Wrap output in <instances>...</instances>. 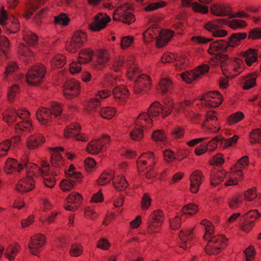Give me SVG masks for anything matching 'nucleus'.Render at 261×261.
Masks as SVG:
<instances>
[{"label": "nucleus", "instance_id": "1", "mask_svg": "<svg viewBox=\"0 0 261 261\" xmlns=\"http://www.w3.org/2000/svg\"><path fill=\"white\" fill-rule=\"evenodd\" d=\"M173 109V102L168 99L162 106L158 101L153 102L148 109L147 113L140 114L136 121V127L130 133L133 140L139 141L144 137L143 128H149L152 126L151 117L157 118L161 114L163 118L169 115Z\"/></svg>", "mask_w": 261, "mask_h": 261}, {"label": "nucleus", "instance_id": "2", "mask_svg": "<svg viewBox=\"0 0 261 261\" xmlns=\"http://www.w3.org/2000/svg\"><path fill=\"white\" fill-rule=\"evenodd\" d=\"M228 43L224 40H218L210 44L208 52L211 55H215L217 62L221 63L222 70H223L224 64L232 63L234 70L238 73L242 72L244 69L243 61L236 58H229L227 55H223L222 52L227 50Z\"/></svg>", "mask_w": 261, "mask_h": 261}, {"label": "nucleus", "instance_id": "3", "mask_svg": "<svg viewBox=\"0 0 261 261\" xmlns=\"http://www.w3.org/2000/svg\"><path fill=\"white\" fill-rule=\"evenodd\" d=\"M29 112L23 109L16 110L11 108L5 111L3 114L4 120L9 124L16 123L15 128L17 133L30 132L33 129L32 124L26 120L29 116Z\"/></svg>", "mask_w": 261, "mask_h": 261}, {"label": "nucleus", "instance_id": "4", "mask_svg": "<svg viewBox=\"0 0 261 261\" xmlns=\"http://www.w3.org/2000/svg\"><path fill=\"white\" fill-rule=\"evenodd\" d=\"M201 224L205 227V232L203 236L205 241H207L205 251L207 254H217L226 245L227 239L223 235L214 236V227L213 224L207 220H203Z\"/></svg>", "mask_w": 261, "mask_h": 261}, {"label": "nucleus", "instance_id": "5", "mask_svg": "<svg viewBox=\"0 0 261 261\" xmlns=\"http://www.w3.org/2000/svg\"><path fill=\"white\" fill-rule=\"evenodd\" d=\"M30 171L27 173V177L20 179L16 185V189L17 191L21 193L29 192L34 188V181L32 178V175L39 174L43 178V181L45 185L50 188H52L55 185L56 179L53 177V175H57L56 171L53 172L50 171L49 166L48 167L47 172L42 174L39 172H34L32 168H30Z\"/></svg>", "mask_w": 261, "mask_h": 261}, {"label": "nucleus", "instance_id": "6", "mask_svg": "<svg viewBox=\"0 0 261 261\" xmlns=\"http://www.w3.org/2000/svg\"><path fill=\"white\" fill-rule=\"evenodd\" d=\"M128 78L133 81V88L135 93L143 94L150 88V78L145 74H140L137 66L129 67L127 71Z\"/></svg>", "mask_w": 261, "mask_h": 261}, {"label": "nucleus", "instance_id": "7", "mask_svg": "<svg viewBox=\"0 0 261 261\" xmlns=\"http://www.w3.org/2000/svg\"><path fill=\"white\" fill-rule=\"evenodd\" d=\"M48 167L49 164L45 161L42 162L41 167H40L35 164L27 163L25 161L21 163H18L15 160L8 158L5 162L4 169L7 173H10L14 170L20 172L24 169H25V172H29L30 171V168H32L33 172H38L44 174L47 171Z\"/></svg>", "mask_w": 261, "mask_h": 261}, {"label": "nucleus", "instance_id": "8", "mask_svg": "<svg viewBox=\"0 0 261 261\" xmlns=\"http://www.w3.org/2000/svg\"><path fill=\"white\" fill-rule=\"evenodd\" d=\"M155 162L153 152L149 151L142 153L137 160V166L140 174H144L147 178L153 177L155 174L152 170Z\"/></svg>", "mask_w": 261, "mask_h": 261}, {"label": "nucleus", "instance_id": "9", "mask_svg": "<svg viewBox=\"0 0 261 261\" xmlns=\"http://www.w3.org/2000/svg\"><path fill=\"white\" fill-rule=\"evenodd\" d=\"M174 32L171 30H160L158 28H149L144 33V37L146 41L147 38L155 39L158 47L165 45L173 36Z\"/></svg>", "mask_w": 261, "mask_h": 261}, {"label": "nucleus", "instance_id": "10", "mask_svg": "<svg viewBox=\"0 0 261 261\" xmlns=\"http://www.w3.org/2000/svg\"><path fill=\"white\" fill-rule=\"evenodd\" d=\"M45 73L43 65L38 64L28 70L25 77L27 83L31 86H36L42 81Z\"/></svg>", "mask_w": 261, "mask_h": 261}, {"label": "nucleus", "instance_id": "11", "mask_svg": "<svg viewBox=\"0 0 261 261\" xmlns=\"http://www.w3.org/2000/svg\"><path fill=\"white\" fill-rule=\"evenodd\" d=\"M93 55V51L90 48L82 49L79 53L78 62H73L70 64L71 73L74 74L79 72L81 70V64H86L91 61Z\"/></svg>", "mask_w": 261, "mask_h": 261}, {"label": "nucleus", "instance_id": "12", "mask_svg": "<svg viewBox=\"0 0 261 261\" xmlns=\"http://www.w3.org/2000/svg\"><path fill=\"white\" fill-rule=\"evenodd\" d=\"M163 213L158 210L154 211L148 219V231L150 233H157L163 222Z\"/></svg>", "mask_w": 261, "mask_h": 261}, {"label": "nucleus", "instance_id": "13", "mask_svg": "<svg viewBox=\"0 0 261 261\" xmlns=\"http://www.w3.org/2000/svg\"><path fill=\"white\" fill-rule=\"evenodd\" d=\"M261 215L256 210L249 211L240 218L241 228L243 231L248 232L253 227V223Z\"/></svg>", "mask_w": 261, "mask_h": 261}, {"label": "nucleus", "instance_id": "14", "mask_svg": "<svg viewBox=\"0 0 261 261\" xmlns=\"http://www.w3.org/2000/svg\"><path fill=\"white\" fill-rule=\"evenodd\" d=\"M129 8V6L124 5L116 9L113 15L114 20H121L128 24L134 22L135 16L131 13L128 12Z\"/></svg>", "mask_w": 261, "mask_h": 261}, {"label": "nucleus", "instance_id": "15", "mask_svg": "<svg viewBox=\"0 0 261 261\" xmlns=\"http://www.w3.org/2000/svg\"><path fill=\"white\" fill-rule=\"evenodd\" d=\"M86 34L81 31L74 33L72 40L66 45V48L69 52H75L77 49L81 47L86 41Z\"/></svg>", "mask_w": 261, "mask_h": 261}, {"label": "nucleus", "instance_id": "16", "mask_svg": "<svg viewBox=\"0 0 261 261\" xmlns=\"http://www.w3.org/2000/svg\"><path fill=\"white\" fill-rule=\"evenodd\" d=\"M248 161L249 159L247 156H244L238 161L236 165V169L234 173L229 176V179L225 182V186H229L237 184L238 180L237 179L242 176L241 169L247 165Z\"/></svg>", "mask_w": 261, "mask_h": 261}, {"label": "nucleus", "instance_id": "17", "mask_svg": "<svg viewBox=\"0 0 261 261\" xmlns=\"http://www.w3.org/2000/svg\"><path fill=\"white\" fill-rule=\"evenodd\" d=\"M239 137L234 135L232 137L225 139L221 136L216 137L206 145L207 151H211L217 146V143H220V145L223 147H227L237 143Z\"/></svg>", "mask_w": 261, "mask_h": 261}, {"label": "nucleus", "instance_id": "18", "mask_svg": "<svg viewBox=\"0 0 261 261\" xmlns=\"http://www.w3.org/2000/svg\"><path fill=\"white\" fill-rule=\"evenodd\" d=\"M226 19H218L213 21H208L205 24L206 30L211 32L214 37H223L227 35V32L224 30L219 29V28L225 24Z\"/></svg>", "mask_w": 261, "mask_h": 261}, {"label": "nucleus", "instance_id": "19", "mask_svg": "<svg viewBox=\"0 0 261 261\" xmlns=\"http://www.w3.org/2000/svg\"><path fill=\"white\" fill-rule=\"evenodd\" d=\"M80 90V83L75 79L67 80L64 85L63 93L66 98L77 96Z\"/></svg>", "mask_w": 261, "mask_h": 261}, {"label": "nucleus", "instance_id": "20", "mask_svg": "<svg viewBox=\"0 0 261 261\" xmlns=\"http://www.w3.org/2000/svg\"><path fill=\"white\" fill-rule=\"evenodd\" d=\"M209 69L208 66L202 65L193 71L181 73V76L184 81L187 83H191L193 81L198 79L200 75L207 72Z\"/></svg>", "mask_w": 261, "mask_h": 261}, {"label": "nucleus", "instance_id": "21", "mask_svg": "<svg viewBox=\"0 0 261 261\" xmlns=\"http://www.w3.org/2000/svg\"><path fill=\"white\" fill-rule=\"evenodd\" d=\"M201 99L206 107H217L222 102L223 97L217 91H211L203 95Z\"/></svg>", "mask_w": 261, "mask_h": 261}, {"label": "nucleus", "instance_id": "22", "mask_svg": "<svg viewBox=\"0 0 261 261\" xmlns=\"http://www.w3.org/2000/svg\"><path fill=\"white\" fill-rule=\"evenodd\" d=\"M45 242V238L43 234H37L32 236L28 245L30 252L32 254L38 256L40 249Z\"/></svg>", "mask_w": 261, "mask_h": 261}, {"label": "nucleus", "instance_id": "23", "mask_svg": "<svg viewBox=\"0 0 261 261\" xmlns=\"http://www.w3.org/2000/svg\"><path fill=\"white\" fill-rule=\"evenodd\" d=\"M217 118L214 115L213 111H209L206 115V118L203 123L202 126L205 131L210 133H216L219 131L220 127L217 125Z\"/></svg>", "mask_w": 261, "mask_h": 261}, {"label": "nucleus", "instance_id": "24", "mask_svg": "<svg viewBox=\"0 0 261 261\" xmlns=\"http://www.w3.org/2000/svg\"><path fill=\"white\" fill-rule=\"evenodd\" d=\"M187 57L178 58L175 55L172 53L164 54L162 58L163 63L173 62L175 61V66L177 69H182L185 68L188 63Z\"/></svg>", "mask_w": 261, "mask_h": 261}, {"label": "nucleus", "instance_id": "25", "mask_svg": "<svg viewBox=\"0 0 261 261\" xmlns=\"http://www.w3.org/2000/svg\"><path fill=\"white\" fill-rule=\"evenodd\" d=\"M111 20L110 16L102 13H98L95 17L93 22L89 24V28L93 31H99L107 25Z\"/></svg>", "mask_w": 261, "mask_h": 261}, {"label": "nucleus", "instance_id": "26", "mask_svg": "<svg viewBox=\"0 0 261 261\" xmlns=\"http://www.w3.org/2000/svg\"><path fill=\"white\" fill-rule=\"evenodd\" d=\"M210 11L213 15L217 16L229 17L231 12V8L225 4L216 3L211 6Z\"/></svg>", "mask_w": 261, "mask_h": 261}, {"label": "nucleus", "instance_id": "27", "mask_svg": "<svg viewBox=\"0 0 261 261\" xmlns=\"http://www.w3.org/2000/svg\"><path fill=\"white\" fill-rule=\"evenodd\" d=\"M80 126L77 124H72L68 126L65 130L64 136L65 138H74L77 140L87 141L88 139L85 135L79 133Z\"/></svg>", "mask_w": 261, "mask_h": 261}, {"label": "nucleus", "instance_id": "28", "mask_svg": "<svg viewBox=\"0 0 261 261\" xmlns=\"http://www.w3.org/2000/svg\"><path fill=\"white\" fill-rule=\"evenodd\" d=\"M111 76H108L107 77V80L108 82H111V84H112V88H113V94L114 97L116 99H124L127 98L129 94V92L127 89L124 86H115L114 82L115 81L114 77H113V81L111 82Z\"/></svg>", "mask_w": 261, "mask_h": 261}, {"label": "nucleus", "instance_id": "29", "mask_svg": "<svg viewBox=\"0 0 261 261\" xmlns=\"http://www.w3.org/2000/svg\"><path fill=\"white\" fill-rule=\"evenodd\" d=\"M203 175L199 170H196L192 172L190 176V190L193 193L198 192L199 187L202 182Z\"/></svg>", "mask_w": 261, "mask_h": 261}, {"label": "nucleus", "instance_id": "30", "mask_svg": "<svg viewBox=\"0 0 261 261\" xmlns=\"http://www.w3.org/2000/svg\"><path fill=\"white\" fill-rule=\"evenodd\" d=\"M181 6L183 7L191 6L194 12L202 14H207L209 11L207 6L198 3L197 2H192V0H181Z\"/></svg>", "mask_w": 261, "mask_h": 261}, {"label": "nucleus", "instance_id": "31", "mask_svg": "<svg viewBox=\"0 0 261 261\" xmlns=\"http://www.w3.org/2000/svg\"><path fill=\"white\" fill-rule=\"evenodd\" d=\"M64 150V149L62 147H55L51 149L50 162L52 166L61 168L63 165L64 161L60 152Z\"/></svg>", "mask_w": 261, "mask_h": 261}, {"label": "nucleus", "instance_id": "32", "mask_svg": "<svg viewBox=\"0 0 261 261\" xmlns=\"http://www.w3.org/2000/svg\"><path fill=\"white\" fill-rule=\"evenodd\" d=\"M173 82L168 78H162L158 86V90L163 94L171 93L174 88Z\"/></svg>", "mask_w": 261, "mask_h": 261}, {"label": "nucleus", "instance_id": "33", "mask_svg": "<svg viewBox=\"0 0 261 261\" xmlns=\"http://www.w3.org/2000/svg\"><path fill=\"white\" fill-rule=\"evenodd\" d=\"M52 114L50 109L45 108H40L36 112V117L41 124H48L52 118Z\"/></svg>", "mask_w": 261, "mask_h": 261}, {"label": "nucleus", "instance_id": "34", "mask_svg": "<svg viewBox=\"0 0 261 261\" xmlns=\"http://www.w3.org/2000/svg\"><path fill=\"white\" fill-rule=\"evenodd\" d=\"M96 60L94 63V66L98 69H101L107 63L109 59V56L107 50L100 49L96 52Z\"/></svg>", "mask_w": 261, "mask_h": 261}, {"label": "nucleus", "instance_id": "35", "mask_svg": "<svg viewBox=\"0 0 261 261\" xmlns=\"http://www.w3.org/2000/svg\"><path fill=\"white\" fill-rule=\"evenodd\" d=\"M68 203L73 204L74 205H67L65 208L67 210L73 211L80 204L82 201V197L81 195L76 192H72L66 198Z\"/></svg>", "mask_w": 261, "mask_h": 261}, {"label": "nucleus", "instance_id": "36", "mask_svg": "<svg viewBox=\"0 0 261 261\" xmlns=\"http://www.w3.org/2000/svg\"><path fill=\"white\" fill-rule=\"evenodd\" d=\"M181 241L180 247L184 249L191 247V241L193 238L192 230H187L185 231L181 230L179 234Z\"/></svg>", "mask_w": 261, "mask_h": 261}, {"label": "nucleus", "instance_id": "37", "mask_svg": "<svg viewBox=\"0 0 261 261\" xmlns=\"http://www.w3.org/2000/svg\"><path fill=\"white\" fill-rule=\"evenodd\" d=\"M44 142V139L42 136L40 134H36L29 137L27 143L28 147L30 149H34L37 148Z\"/></svg>", "mask_w": 261, "mask_h": 261}, {"label": "nucleus", "instance_id": "38", "mask_svg": "<svg viewBox=\"0 0 261 261\" xmlns=\"http://www.w3.org/2000/svg\"><path fill=\"white\" fill-rule=\"evenodd\" d=\"M241 56L244 58L245 62L248 66H251L253 63L257 61L258 55L256 50L249 48L241 53Z\"/></svg>", "mask_w": 261, "mask_h": 261}, {"label": "nucleus", "instance_id": "39", "mask_svg": "<svg viewBox=\"0 0 261 261\" xmlns=\"http://www.w3.org/2000/svg\"><path fill=\"white\" fill-rule=\"evenodd\" d=\"M246 33H236L232 34L229 37L228 47H234L239 45L242 40L247 37Z\"/></svg>", "mask_w": 261, "mask_h": 261}, {"label": "nucleus", "instance_id": "40", "mask_svg": "<svg viewBox=\"0 0 261 261\" xmlns=\"http://www.w3.org/2000/svg\"><path fill=\"white\" fill-rule=\"evenodd\" d=\"M226 175L224 171L222 170L217 171L214 170L211 173V185L216 186L222 181Z\"/></svg>", "mask_w": 261, "mask_h": 261}, {"label": "nucleus", "instance_id": "41", "mask_svg": "<svg viewBox=\"0 0 261 261\" xmlns=\"http://www.w3.org/2000/svg\"><path fill=\"white\" fill-rule=\"evenodd\" d=\"M100 101L97 98L91 99L88 102L86 107V111L90 114L100 111Z\"/></svg>", "mask_w": 261, "mask_h": 261}, {"label": "nucleus", "instance_id": "42", "mask_svg": "<svg viewBox=\"0 0 261 261\" xmlns=\"http://www.w3.org/2000/svg\"><path fill=\"white\" fill-rule=\"evenodd\" d=\"M113 185L115 188L119 191L125 189L128 186V183L124 176H116L113 178Z\"/></svg>", "mask_w": 261, "mask_h": 261}, {"label": "nucleus", "instance_id": "43", "mask_svg": "<svg viewBox=\"0 0 261 261\" xmlns=\"http://www.w3.org/2000/svg\"><path fill=\"white\" fill-rule=\"evenodd\" d=\"M20 249V247L18 245H10L6 249L5 255L10 261L14 259L15 256Z\"/></svg>", "mask_w": 261, "mask_h": 261}, {"label": "nucleus", "instance_id": "44", "mask_svg": "<svg viewBox=\"0 0 261 261\" xmlns=\"http://www.w3.org/2000/svg\"><path fill=\"white\" fill-rule=\"evenodd\" d=\"M103 145L99 140H95L90 142L87 147V150L91 154H97L102 149Z\"/></svg>", "mask_w": 261, "mask_h": 261}, {"label": "nucleus", "instance_id": "45", "mask_svg": "<svg viewBox=\"0 0 261 261\" xmlns=\"http://www.w3.org/2000/svg\"><path fill=\"white\" fill-rule=\"evenodd\" d=\"M130 64L131 63L130 62L125 61L124 57H118L114 60L113 64V69L115 72H118L121 70L124 65H125L127 67L129 66V67H128V69L132 66H136V65L130 66Z\"/></svg>", "mask_w": 261, "mask_h": 261}, {"label": "nucleus", "instance_id": "46", "mask_svg": "<svg viewBox=\"0 0 261 261\" xmlns=\"http://www.w3.org/2000/svg\"><path fill=\"white\" fill-rule=\"evenodd\" d=\"M19 53L20 58L25 62H29L33 58V53L30 49L24 45L20 47Z\"/></svg>", "mask_w": 261, "mask_h": 261}, {"label": "nucleus", "instance_id": "47", "mask_svg": "<svg viewBox=\"0 0 261 261\" xmlns=\"http://www.w3.org/2000/svg\"><path fill=\"white\" fill-rule=\"evenodd\" d=\"M225 24L234 30L242 29L246 26V22L244 20L240 19H232L231 21L226 20Z\"/></svg>", "mask_w": 261, "mask_h": 261}, {"label": "nucleus", "instance_id": "48", "mask_svg": "<svg viewBox=\"0 0 261 261\" xmlns=\"http://www.w3.org/2000/svg\"><path fill=\"white\" fill-rule=\"evenodd\" d=\"M68 179L63 180L60 184L61 189L64 192H67L71 190L73 187V183L77 181L71 177L67 176Z\"/></svg>", "mask_w": 261, "mask_h": 261}, {"label": "nucleus", "instance_id": "49", "mask_svg": "<svg viewBox=\"0 0 261 261\" xmlns=\"http://www.w3.org/2000/svg\"><path fill=\"white\" fill-rule=\"evenodd\" d=\"M116 111L110 107H105L100 109L99 114L105 119H110L115 115Z\"/></svg>", "mask_w": 261, "mask_h": 261}, {"label": "nucleus", "instance_id": "50", "mask_svg": "<svg viewBox=\"0 0 261 261\" xmlns=\"http://www.w3.org/2000/svg\"><path fill=\"white\" fill-rule=\"evenodd\" d=\"M198 211L197 205L194 203L187 204L182 208L183 214L189 215H194Z\"/></svg>", "mask_w": 261, "mask_h": 261}, {"label": "nucleus", "instance_id": "51", "mask_svg": "<svg viewBox=\"0 0 261 261\" xmlns=\"http://www.w3.org/2000/svg\"><path fill=\"white\" fill-rule=\"evenodd\" d=\"M51 65L57 68L62 67L65 63V58L61 55H57L50 61Z\"/></svg>", "mask_w": 261, "mask_h": 261}, {"label": "nucleus", "instance_id": "52", "mask_svg": "<svg viewBox=\"0 0 261 261\" xmlns=\"http://www.w3.org/2000/svg\"><path fill=\"white\" fill-rule=\"evenodd\" d=\"M114 178L113 172L111 171L109 173H102L97 180L98 184L99 185H103Z\"/></svg>", "mask_w": 261, "mask_h": 261}, {"label": "nucleus", "instance_id": "53", "mask_svg": "<svg viewBox=\"0 0 261 261\" xmlns=\"http://www.w3.org/2000/svg\"><path fill=\"white\" fill-rule=\"evenodd\" d=\"M24 40L31 45H35L38 41V36L32 32H29L23 36Z\"/></svg>", "mask_w": 261, "mask_h": 261}, {"label": "nucleus", "instance_id": "54", "mask_svg": "<svg viewBox=\"0 0 261 261\" xmlns=\"http://www.w3.org/2000/svg\"><path fill=\"white\" fill-rule=\"evenodd\" d=\"M11 146V141L6 140L0 143V157L7 154Z\"/></svg>", "mask_w": 261, "mask_h": 261}, {"label": "nucleus", "instance_id": "55", "mask_svg": "<svg viewBox=\"0 0 261 261\" xmlns=\"http://www.w3.org/2000/svg\"><path fill=\"white\" fill-rule=\"evenodd\" d=\"M256 74L255 75H250L246 77L243 88L245 90H248L252 88L256 85Z\"/></svg>", "mask_w": 261, "mask_h": 261}, {"label": "nucleus", "instance_id": "56", "mask_svg": "<svg viewBox=\"0 0 261 261\" xmlns=\"http://www.w3.org/2000/svg\"><path fill=\"white\" fill-rule=\"evenodd\" d=\"M50 110L51 112L52 115H54L55 117H58L61 115L63 109L60 103L53 102L51 104Z\"/></svg>", "mask_w": 261, "mask_h": 261}, {"label": "nucleus", "instance_id": "57", "mask_svg": "<svg viewBox=\"0 0 261 261\" xmlns=\"http://www.w3.org/2000/svg\"><path fill=\"white\" fill-rule=\"evenodd\" d=\"M67 176L71 177V178L75 179L77 181H80L82 177L81 173L74 171V167L72 165L70 166L68 170Z\"/></svg>", "mask_w": 261, "mask_h": 261}, {"label": "nucleus", "instance_id": "58", "mask_svg": "<svg viewBox=\"0 0 261 261\" xmlns=\"http://www.w3.org/2000/svg\"><path fill=\"white\" fill-rule=\"evenodd\" d=\"M69 21V17L65 13H61L55 18L56 23L64 25H67Z\"/></svg>", "mask_w": 261, "mask_h": 261}, {"label": "nucleus", "instance_id": "59", "mask_svg": "<svg viewBox=\"0 0 261 261\" xmlns=\"http://www.w3.org/2000/svg\"><path fill=\"white\" fill-rule=\"evenodd\" d=\"M244 118V114L240 111L232 114L228 118L229 122L230 123H237Z\"/></svg>", "mask_w": 261, "mask_h": 261}, {"label": "nucleus", "instance_id": "60", "mask_svg": "<svg viewBox=\"0 0 261 261\" xmlns=\"http://www.w3.org/2000/svg\"><path fill=\"white\" fill-rule=\"evenodd\" d=\"M83 248L79 244H73L70 250V254L72 256H78L83 252Z\"/></svg>", "mask_w": 261, "mask_h": 261}, {"label": "nucleus", "instance_id": "61", "mask_svg": "<svg viewBox=\"0 0 261 261\" xmlns=\"http://www.w3.org/2000/svg\"><path fill=\"white\" fill-rule=\"evenodd\" d=\"M151 198L147 193L144 194L141 201V208L143 210H146L151 205Z\"/></svg>", "mask_w": 261, "mask_h": 261}, {"label": "nucleus", "instance_id": "62", "mask_svg": "<svg viewBox=\"0 0 261 261\" xmlns=\"http://www.w3.org/2000/svg\"><path fill=\"white\" fill-rule=\"evenodd\" d=\"M256 189L255 188L248 189L245 193L244 196L245 200L247 201H252L256 197Z\"/></svg>", "mask_w": 261, "mask_h": 261}, {"label": "nucleus", "instance_id": "63", "mask_svg": "<svg viewBox=\"0 0 261 261\" xmlns=\"http://www.w3.org/2000/svg\"><path fill=\"white\" fill-rule=\"evenodd\" d=\"M261 38V29L255 28L251 30L249 34L248 39H259Z\"/></svg>", "mask_w": 261, "mask_h": 261}, {"label": "nucleus", "instance_id": "64", "mask_svg": "<svg viewBox=\"0 0 261 261\" xmlns=\"http://www.w3.org/2000/svg\"><path fill=\"white\" fill-rule=\"evenodd\" d=\"M252 140V143L258 142L261 140V129H255L253 130L250 135Z\"/></svg>", "mask_w": 261, "mask_h": 261}]
</instances>
